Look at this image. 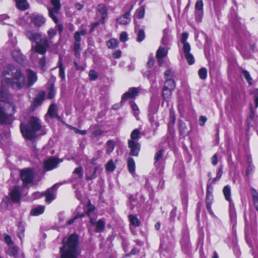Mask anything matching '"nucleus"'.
Wrapping results in <instances>:
<instances>
[{
	"label": "nucleus",
	"instance_id": "obj_1",
	"mask_svg": "<svg viewBox=\"0 0 258 258\" xmlns=\"http://www.w3.org/2000/svg\"><path fill=\"white\" fill-rule=\"evenodd\" d=\"M27 80L21 70L14 66L9 65L4 69L0 89V123L10 124L13 120V114L16 111V105L11 101L13 96L9 94L6 86L15 89L28 88L37 80L36 74L31 70L26 72Z\"/></svg>",
	"mask_w": 258,
	"mask_h": 258
},
{
	"label": "nucleus",
	"instance_id": "obj_2",
	"mask_svg": "<svg viewBox=\"0 0 258 258\" xmlns=\"http://www.w3.org/2000/svg\"><path fill=\"white\" fill-rule=\"evenodd\" d=\"M26 38L35 45H32L31 50L32 52L38 53L42 55L45 54L47 49L49 47V41L45 35L38 31L29 29L25 32Z\"/></svg>",
	"mask_w": 258,
	"mask_h": 258
},
{
	"label": "nucleus",
	"instance_id": "obj_3",
	"mask_svg": "<svg viewBox=\"0 0 258 258\" xmlns=\"http://www.w3.org/2000/svg\"><path fill=\"white\" fill-rule=\"evenodd\" d=\"M20 130L23 136L27 140H32L36 137V133L41 131L42 134H46V131L41 125L40 120L37 117L32 116L27 124L21 123Z\"/></svg>",
	"mask_w": 258,
	"mask_h": 258
},
{
	"label": "nucleus",
	"instance_id": "obj_4",
	"mask_svg": "<svg viewBox=\"0 0 258 258\" xmlns=\"http://www.w3.org/2000/svg\"><path fill=\"white\" fill-rule=\"evenodd\" d=\"M61 258H77L80 251L78 250V237L73 234L68 238L67 242L63 239V246L60 248Z\"/></svg>",
	"mask_w": 258,
	"mask_h": 258
},
{
	"label": "nucleus",
	"instance_id": "obj_5",
	"mask_svg": "<svg viewBox=\"0 0 258 258\" xmlns=\"http://www.w3.org/2000/svg\"><path fill=\"white\" fill-rule=\"evenodd\" d=\"M51 3L53 7L48 8L49 16L55 23H57L58 19L55 15L58 13L61 8L60 0H51Z\"/></svg>",
	"mask_w": 258,
	"mask_h": 258
},
{
	"label": "nucleus",
	"instance_id": "obj_6",
	"mask_svg": "<svg viewBox=\"0 0 258 258\" xmlns=\"http://www.w3.org/2000/svg\"><path fill=\"white\" fill-rule=\"evenodd\" d=\"M20 176L23 181V187H26L28 184L32 182L34 178V172L32 169L27 168L21 171Z\"/></svg>",
	"mask_w": 258,
	"mask_h": 258
},
{
	"label": "nucleus",
	"instance_id": "obj_7",
	"mask_svg": "<svg viewBox=\"0 0 258 258\" xmlns=\"http://www.w3.org/2000/svg\"><path fill=\"white\" fill-rule=\"evenodd\" d=\"M30 20L31 22L37 27H41L45 23V18L38 14H32L30 16Z\"/></svg>",
	"mask_w": 258,
	"mask_h": 258
},
{
	"label": "nucleus",
	"instance_id": "obj_8",
	"mask_svg": "<svg viewBox=\"0 0 258 258\" xmlns=\"http://www.w3.org/2000/svg\"><path fill=\"white\" fill-rule=\"evenodd\" d=\"M11 200L15 203H19L21 198V192L18 186H15L9 192Z\"/></svg>",
	"mask_w": 258,
	"mask_h": 258
},
{
	"label": "nucleus",
	"instance_id": "obj_9",
	"mask_svg": "<svg viewBox=\"0 0 258 258\" xmlns=\"http://www.w3.org/2000/svg\"><path fill=\"white\" fill-rule=\"evenodd\" d=\"M195 16L197 21L200 22L203 15V2L202 0H198L195 5Z\"/></svg>",
	"mask_w": 258,
	"mask_h": 258
},
{
	"label": "nucleus",
	"instance_id": "obj_10",
	"mask_svg": "<svg viewBox=\"0 0 258 258\" xmlns=\"http://www.w3.org/2000/svg\"><path fill=\"white\" fill-rule=\"evenodd\" d=\"M59 183H56L54 184L51 188L47 190L45 194L46 196L45 201L47 203H50L55 199V191L59 187Z\"/></svg>",
	"mask_w": 258,
	"mask_h": 258
},
{
	"label": "nucleus",
	"instance_id": "obj_11",
	"mask_svg": "<svg viewBox=\"0 0 258 258\" xmlns=\"http://www.w3.org/2000/svg\"><path fill=\"white\" fill-rule=\"evenodd\" d=\"M60 162L56 158L49 159L44 162V167L47 170H52L56 168Z\"/></svg>",
	"mask_w": 258,
	"mask_h": 258
},
{
	"label": "nucleus",
	"instance_id": "obj_12",
	"mask_svg": "<svg viewBox=\"0 0 258 258\" xmlns=\"http://www.w3.org/2000/svg\"><path fill=\"white\" fill-rule=\"evenodd\" d=\"M139 93L138 89L137 88H131L128 91L124 93L122 96L121 102L126 100L128 98H133L138 95Z\"/></svg>",
	"mask_w": 258,
	"mask_h": 258
},
{
	"label": "nucleus",
	"instance_id": "obj_13",
	"mask_svg": "<svg viewBox=\"0 0 258 258\" xmlns=\"http://www.w3.org/2000/svg\"><path fill=\"white\" fill-rule=\"evenodd\" d=\"M90 223L92 226H95V231L96 232L101 233L103 231L105 225V222L103 219H100L96 222L93 219L91 218Z\"/></svg>",
	"mask_w": 258,
	"mask_h": 258
},
{
	"label": "nucleus",
	"instance_id": "obj_14",
	"mask_svg": "<svg viewBox=\"0 0 258 258\" xmlns=\"http://www.w3.org/2000/svg\"><path fill=\"white\" fill-rule=\"evenodd\" d=\"M12 57L19 63H23L25 60V57L21 53L20 50L15 49L12 52Z\"/></svg>",
	"mask_w": 258,
	"mask_h": 258
},
{
	"label": "nucleus",
	"instance_id": "obj_15",
	"mask_svg": "<svg viewBox=\"0 0 258 258\" xmlns=\"http://www.w3.org/2000/svg\"><path fill=\"white\" fill-rule=\"evenodd\" d=\"M133 8L132 7L130 10L124 13L123 15L121 16L119 18H117L116 21L121 25H127L131 21L130 12Z\"/></svg>",
	"mask_w": 258,
	"mask_h": 258
},
{
	"label": "nucleus",
	"instance_id": "obj_16",
	"mask_svg": "<svg viewBox=\"0 0 258 258\" xmlns=\"http://www.w3.org/2000/svg\"><path fill=\"white\" fill-rule=\"evenodd\" d=\"M97 10L102 15L100 22L101 23L103 24L105 22V19L108 14L107 8L104 4H101L98 5Z\"/></svg>",
	"mask_w": 258,
	"mask_h": 258
},
{
	"label": "nucleus",
	"instance_id": "obj_17",
	"mask_svg": "<svg viewBox=\"0 0 258 258\" xmlns=\"http://www.w3.org/2000/svg\"><path fill=\"white\" fill-rule=\"evenodd\" d=\"M6 253L15 258H17L18 256L19 247L16 245L9 246L6 250Z\"/></svg>",
	"mask_w": 258,
	"mask_h": 258
},
{
	"label": "nucleus",
	"instance_id": "obj_18",
	"mask_svg": "<svg viewBox=\"0 0 258 258\" xmlns=\"http://www.w3.org/2000/svg\"><path fill=\"white\" fill-rule=\"evenodd\" d=\"M178 130L180 135L183 137L187 136L190 131V129H189L185 123L181 120L179 121Z\"/></svg>",
	"mask_w": 258,
	"mask_h": 258
},
{
	"label": "nucleus",
	"instance_id": "obj_19",
	"mask_svg": "<svg viewBox=\"0 0 258 258\" xmlns=\"http://www.w3.org/2000/svg\"><path fill=\"white\" fill-rule=\"evenodd\" d=\"M140 136V132L138 129H135L131 133V140H129L128 145H138L136 143V140L138 139Z\"/></svg>",
	"mask_w": 258,
	"mask_h": 258
},
{
	"label": "nucleus",
	"instance_id": "obj_20",
	"mask_svg": "<svg viewBox=\"0 0 258 258\" xmlns=\"http://www.w3.org/2000/svg\"><path fill=\"white\" fill-rule=\"evenodd\" d=\"M157 112V108L154 105L153 102H151L149 106V119L151 123H153L156 122L155 117L154 114Z\"/></svg>",
	"mask_w": 258,
	"mask_h": 258
},
{
	"label": "nucleus",
	"instance_id": "obj_21",
	"mask_svg": "<svg viewBox=\"0 0 258 258\" xmlns=\"http://www.w3.org/2000/svg\"><path fill=\"white\" fill-rule=\"evenodd\" d=\"M47 114H48L51 118L55 117L59 120L60 117L57 115V108L55 104H51L49 107Z\"/></svg>",
	"mask_w": 258,
	"mask_h": 258
},
{
	"label": "nucleus",
	"instance_id": "obj_22",
	"mask_svg": "<svg viewBox=\"0 0 258 258\" xmlns=\"http://www.w3.org/2000/svg\"><path fill=\"white\" fill-rule=\"evenodd\" d=\"M17 8L22 11L29 8V4L26 0H15Z\"/></svg>",
	"mask_w": 258,
	"mask_h": 258
},
{
	"label": "nucleus",
	"instance_id": "obj_23",
	"mask_svg": "<svg viewBox=\"0 0 258 258\" xmlns=\"http://www.w3.org/2000/svg\"><path fill=\"white\" fill-rule=\"evenodd\" d=\"M45 96V93L44 91L40 92L38 95L34 99L33 101V105L37 107L40 105L44 99Z\"/></svg>",
	"mask_w": 258,
	"mask_h": 258
},
{
	"label": "nucleus",
	"instance_id": "obj_24",
	"mask_svg": "<svg viewBox=\"0 0 258 258\" xmlns=\"http://www.w3.org/2000/svg\"><path fill=\"white\" fill-rule=\"evenodd\" d=\"M167 54V49L165 48L160 46L156 52V57L158 59V61L160 62V58H163L166 56Z\"/></svg>",
	"mask_w": 258,
	"mask_h": 258
},
{
	"label": "nucleus",
	"instance_id": "obj_25",
	"mask_svg": "<svg viewBox=\"0 0 258 258\" xmlns=\"http://www.w3.org/2000/svg\"><path fill=\"white\" fill-rule=\"evenodd\" d=\"M45 210L44 206H38L33 208L31 211V215L33 216H38L43 213Z\"/></svg>",
	"mask_w": 258,
	"mask_h": 258
},
{
	"label": "nucleus",
	"instance_id": "obj_26",
	"mask_svg": "<svg viewBox=\"0 0 258 258\" xmlns=\"http://www.w3.org/2000/svg\"><path fill=\"white\" fill-rule=\"evenodd\" d=\"M169 31L168 29H164L163 31V36L162 39V43L164 45H167L170 41Z\"/></svg>",
	"mask_w": 258,
	"mask_h": 258
},
{
	"label": "nucleus",
	"instance_id": "obj_27",
	"mask_svg": "<svg viewBox=\"0 0 258 258\" xmlns=\"http://www.w3.org/2000/svg\"><path fill=\"white\" fill-rule=\"evenodd\" d=\"M25 232V226L21 223H20L18 226V236L21 240V243H22V240L24 237Z\"/></svg>",
	"mask_w": 258,
	"mask_h": 258
},
{
	"label": "nucleus",
	"instance_id": "obj_28",
	"mask_svg": "<svg viewBox=\"0 0 258 258\" xmlns=\"http://www.w3.org/2000/svg\"><path fill=\"white\" fill-rule=\"evenodd\" d=\"M58 68L59 69V77L62 80H64L65 79L64 69L63 67V63H62V57L60 56H59V58Z\"/></svg>",
	"mask_w": 258,
	"mask_h": 258
},
{
	"label": "nucleus",
	"instance_id": "obj_29",
	"mask_svg": "<svg viewBox=\"0 0 258 258\" xmlns=\"http://www.w3.org/2000/svg\"><path fill=\"white\" fill-rule=\"evenodd\" d=\"M127 168L129 172L133 174L135 171V162L132 158H129L127 160Z\"/></svg>",
	"mask_w": 258,
	"mask_h": 258
},
{
	"label": "nucleus",
	"instance_id": "obj_30",
	"mask_svg": "<svg viewBox=\"0 0 258 258\" xmlns=\"http://www.w3.org/2000/svg\"><path fill=\"white\" fill-rule=\"evenodd\" d=\"M56 89L54 88L53 84H50L48 88L47 98L48 99H52L55 95Z\"/></svg>",
	"mask_w": 258,
	"mask_h": 258
},
{
	"label": "nucleus",
	"instance_id": "obj_31",
	"mask_svg": "<svg viewBox=\"0 0 258 258\" xmlns=\"http://www.w3.org/2000/svg\"><path fill=\"white\" fill-rule=\"evenodd\" d=\"M223 192L225 196V199L228 201L231 202V189L229 185H226L224 187Z\"/></svg>",
	"mask_w": 258,
	"mask_h": 258
},
{
	"label": "nucleus",
	"instance_id": "obj_32",
	"mask_svg": "<svg viewBox=\"0 0 258 258\" xmlns=\"http://www.w3.org/2000/svg\"><path fill=\"white\" fill-rule=\"evenodd\" d=\"M175 87V83L173 80L168 79L166 80L164 88L173 90Z\"/></svg>",
	"mask_w": 258,
	"mask_h": 258
},
{
	"label": "nucleus",
	"instance_id": "obj_33",
	"mask_svg": "<svg viewBox=\"0 0 258 258\" xmlns=\"http://www.w3.org/2000/svg\"><path fill=\"white\" fill-rule=\"evenodd\" d=\"M56 34V29H53V28H50L47 31V35L48 37H46L47 39H48V41H49V46L50 44L52 43L51 39L52 38L55 36Z\"/></svg>",
	"mask_w": 258,
	"mask_h": 258
},
{
	"label": "nucleus",
	"instance_id": "obj_34",
	"mask_svg": "<svg viewBox=\"0 0 258 258\" xmlns=\"http://www.w3.org/2000/svg\"><path fill=\"white\" fill-rule=\"evenodd\" d=\"M212 192H213L212 186L210 184L207 185L206 201H212V200L213 199Z\"/></svg>",
	"mask_w": 258,
	"mask_h": 258
},
{
	"label": "nucleus",
	"instance_id": "obj_35",
	"mask_svg": "<svg viewBox=\"0 0 258 258\" xmlns=\"http://www.w3.org/2000/svg\"><path fill=\"white\" fill-rule=\"evenodd\" d=\"M129 220L130 223L135 227H138L140 224V221L137 216L130 215L129 216Z\"/></svg>",
	"mask_w": 258,
	"mask_h": 258
},
{
	"label": "nucleus",
	"instance_id": "obj_36",
	"mask_svg": "<svg viewBox=\"0 0 258 258\" xmlns=\"http://www.w3.org/2000/svg\"><path fill=\"white\" fill-rule=\"evenodd\" d=\"M164 151L163 149L159 150L155 154V164L157 165V163L160 162L162 159Z\"/></svg>",
	"mask_w": 258,
	"mask_h": 258
},
{
	"label": "nucleus",
	"instance_id": "obj_37",
	"mask_svg": "<svg viewBox=\"0 0 258 258\" xmlns=\"http://www.w3.org/2000/svg\"><path fill=\"white\" fill-rule=\"evenodd\" d=\"M130 105L134 111V116L136 117L137 119H138L139 109L138 106L135 103V102L133 101L130 102Z\"/></svg>",
	"mask_w": 258,
	"mask_h": 258
},
{
	"label": "nucleus",
	"instance_id": "obj_38",
	"mask_svg": "<svg viewBox=\"0 0 258 258\" xmlns=\"http://www.w3.org/2000/svg\"><path fill=\"white\" fill-rule=\"evenodd\" d=\"M242 75L244 77V78L247 80V83L249 85H252V79L250 77V75L248 71L245 70H242Z\"/></svg>",
	"mask_w": 258,
	"mask_h": 258
},
{
	"label": "nucleus",
	"instance_id": "obj_39",
	"mask_svg": "<svg viewBox=\"0 0 258 258\" xmlns=\"http://www.w3.org/2000/svg\"><path fill=\"white\" fill-rule=\"evenodd\" d=\"M118 41L117 39L112 38L107 42V45L109 48H114L118 45Z\"/></svg>",
	"mask_w": 258,
	"mask_h": 258
},
{
	"label": "nucleus",
	"instance_id": "obj_40",
	"mask_svg": "<svg viewBox=\"0 0 258 258\" xmlns=\"http://www.w3.org/2000/svg\"><path fill=\"white\" fill-rule=\"evenodd\" d=\"M115 168V165L112 160H110L106 165L105 168L107 171L112 172Z\"/></svg>",
	"mask_w": 258,
	"mask_h": 258
},
{
	"label": "nucleus",
	"instance_id": "obj_41",
	"mask_svg": "<svg viewBox=\"0 0 258 258\" xmlns=\"http://www.w3.org/2000/svg\"><path fill=\"white\" fill-rule=\"evenodd\" d=\"M252 199L255 209L258 211V193L255 190H253L252 193Z\"/></svg>",
	"mask_w": 258,
	"mask_h": 258
},
{
	"label": "nucleus",
	"instance_id": "obj_42",
	"mask_svg": "<svg viewBox=\"0 0 258 258\" xmlns=\"http://www.w3.org/2000/svg\"><path fill=\"white\" fill-rule=\"evenodd\" d=\"M198 74H199V76L200 79H201L202 80L206 79L207 78V69L205 68H202L200 69L199 70Z\"/></svg>",
	"mask_w": 258,
	"mask_h": 258
},
{
	"label": "nucleus",
	"instance_id": "obj_43",
	"mask_svg": "<svg viewBox=\"0 0 258 258\" xmlns=\"http://www.w3.org/2000/svg\"><path fill=\"white\" fill-rule=\"evenodd\" d=\"M172 90L167 88H163V97L165 99H168L170 98L172 94Z\"/></svg>",
	"mask_w": 258,
	"mask_h": 258
},
{
	"label": "nucleus",
	"instance_id": "obj_44",
	"mask_svg": "<svg viewBox=\"0 0 258 258\" xmlns=\"http://www.w3.org/2000/svg\"><path fill=\"white\" fill-rule=\"evenodd\" d=\"M145 37V32L143 30L140 29L137 34V41L138 42H142Z\"/></svg>",
	"mask_w": 258,
	"mask_h": 258
},
{
	"label": "nucleus",
	"instance_id": "obj_45",
	"mask_svg": "<svg viewBox=\"0 0 258 258\" xmlns=\"http://www.w3.org/2000/svg\"><path fill=\"white\" fill-rule=\"evenodd\" d=\"M73 173L75 174H77L78 178H82L83 175V168L82 167H81V166L76 168L74 170V171L73 172Z\"/></svg>",
	"mask_w": 258,
	"mask_h": 258
},
{
	"label": "nucleus",
	"instance_id": "obj_46",
	"mask_svg": "<svg viewBox=\"0 0 258 258\" xmlns=\"http://www.w3.org/2000/svg\"><path fill=\"white\" fill-rule=\"evenodd\" d=\"M131 147V152L130 153V155L132 156H138L139 151L140 150L139 146H130Z\"/></svg>",
	"mask_w": 258,
	"mask_h": 258
},
{
	"label": "nucleus",
	"instance_id": "obj_47",
	"mask_svg": "<svg viewBox=\"0 0 258 258\" xmlns=\"http://www.w3.org/2000/svg\"><path fill=\"white\" fill-rule=\"evenodd\" d=\"M184 55L189 64H192L195 62L194 57L190 52L185 54Z\"/></svg>",
	"mask_w": 258,
	"mask_h": 258
},
{
	"label": "nucleus",
	"instance_id": "obj_48",
	"mask_svg": "<svg viewBox=\"0 0 258 258\" xmlns=\"http://www.w3.org/2000/svg\"><path fill=\"white\" fill-rule=\"evenodd\" d=\"M74 49L75 51V55L77 57L80 56V44L74 43Z\"/></svg>",
	"mask_w": 258,
	"mask_h": 258
},
{
	"label": "nucleus",
	"instance_id": "obj_49",
	"mask_svg": "<svg viewBox=\"0 0 258 258\" xmlns=\"http://www.w3.org/2000/svg\"><path fill=\"white\" fill-rule=\"evenodd\" d=\"M4 238L5 242L9 246L13 244V241L12 240L11 236L7 234H4Z\"/></svg>",
	"mask_w": 258,
	"mask_h": 258
},
{
	"label": "nucleus",
	"instance_id": "obj_50",
	"mask_svg": "<svg viewBox=\"0 0 258 258\" xmlns=\"http://www.w3.org/2000/svg\"><path fill=\"white\" fill-rule=\"evenodd\" d=\"M145 15V8L144 6L141 7L137 10V17L141 19L144 17Z\"/></svg>",
	"mask_w": 258,
	"mask_h": 258
},
{
	"label": "nucleus",
	"instance_id": "obj_51",
	"mask_svg": "<svg viewBox=\"0 0 258 258\" xmlns=\"http://www.w3.org/2000/svg\"><path fill=\"white\" fill-rule=\"evenodd\" d=\"M190 49V45L188 43H183L182 50L184 54L187 53H189Z\"/></svg>",
	"mask_w": 258,
	"mask_h": 258
},
{
	"label": "nucleus",
	"instance_id": "obj_52",
	"mask_svg": "<svg viewBox=\"0 0 258 258\" xmlns=\"http://www.w3.org/2000/svg\"><path fill=\"white\" fill-rule=\"evenodd\" d=\"M89 76L90 77V79L92 81H94L98 78L97 73L94 70H91L90 71Z\"/></svg>",
	"mask_w": 258,
	"mask_h": 258
},
{
	"label": "nucleus",
	"instance_id": "obj_53",
	"mask_svg": "<svg viewBox=\"0 0 258 258\" xmlns=\"http://www.w3.org/2000/svg\"><path fill=\"white\" fill-rule=\"evenodd\" d=\"M9 19V17L7 15H2L0 16V22L4 24H7Z\"/></svg>",
	"mask_w": 258,
	"mask_h": 258
},
{
	"label": "nucleus",
	"instance_id": "obj_54",
	"mask_svg": "<svg viewBox=\"0 0 258 258\" xmlns=\"http://www.w3.org/2000/svg\"><path fill=\"white\" fill-rule=\"evenodd\" d=\"M222 173H223V168H222V166H221L219 167V168L218 169V171L217 173L216 177L214 179H213V181L215 182V181H216L219 180V179L221 178V177L222 175Z\"/></svg>",
	"mask_w": 258,
	"mask_h": 258
},
{
	"label": "nucleus",
	"instance_id": "obj_55",
	"mask_svg": "<svg viewBox=\"0 0 258 258\" xmlns=\"http://www.w3.org/2000/svg\"><path fill=\"white\" fill-rule=\"evenodd\" d=\"M253 94L254 95V100L255 107H258V89H255L253 91Z\"/></svg>",
	"mask_w": 258,
	"mask_h": 258
},
{
	"label": "nucleus",
	"instance_id": "obj_56",
	"mask_svg": "<svg viewBox=\"0 0 258 258\" xmlns=\"http://www.w3.org/2000/svg\"><path fill=\"white\" fill-rule=\"evenodd\" d=\"M45 57L44 56H42V57L40 58L39 60V67L41 68L42 70H43L44 69V67H45Z\"/></svg>",
	"mask_w": 258,
	"mask_h": 258
},
{
	"label": "nucleus",
	"instance_id": "obj_57",
	"mask_svg": "<svg viewBox=\"0 0 258 258\" xmlns=\"http://www.w3.org/2000/svg\"><path fill=\"white\" fill-rule=\"evenodd\" d=\"M81 35L79 31H77L74 34V38L75 40V42L74 43L80 44L81 41Z\"/></svg>",
	"mask_w": 258,
	"mask_h": 258
},
{
	"label": "nucleus",
	"instance_id": "obj_58",
	"mask_svg": "<svg viewBox=\"0 0 258 258\" xmlns=\"http://www.w3.org/2000/svg\"><path fill=\"white\" fill-rule=\"evenodd\" d=\"M188 38V33L185 32V33H182L181 34V37H180V41L183 44V43H188L187 42H186V40Z\"/></svg>",
	"mask_w": 258,
	"mask_h": 258
},
{
	"label": "nucleus",
	"instance_id": "obj_59",
	"mask_svg": "<svg viewBox=\"0 0 258 258\" xmlns=\"http://www.w3.org/2000/svg\"><path fill=\"white\" fill-rule=\"evenodd\" d=\"M127 40V34L125 32H122L120 34V40L124 42Z\"/></svg>",
	"mask_w": 258,
	"mask_h": 258
},
{
	"label": "nucleus",
	"instance_id": "obj_60",
	"mask_svg": "<svg viewBox=\"0 0 258 258\" xmlns=\"http://www.w3.org/2000/svg\"><path fill=\"white\" fill-rule=\"evenodd\" d=\"M254 167L252 164L248 165L246 171V175L247 176H249V175L253 172V171L254 170Z\"/></svg>",
	"mask_w": 258,
	"mask_h": 258
},
{
	"label": "nucleus",
	"instance_id": "obj_61",
	"mask_svg": "<svg viewBox=\"0 0 258 258\" xmlns=\"http://www.w3.org/2000/svg\"><path fill=\"white\" fill-rule=\"evenodd\" d=\"M103 134V131H101L100 129H97L95 131H94L92 134V136L93 137H98L100 136H101Z\"/></svg>",
	"mask_w": 258,
	"mask_h": 258
},
{
	"label": "nucleus",
	"instance_id": "obj_62",
	"mask_svg": "<svg viewBox=\"0 0 258 258\" xmlns=\"http://www.w3.org/2000/svg\"><path fill=\"white\" fill-rule=\"evenodd\" d=\"M9 202V199L8 197L5 198L3 200V201L1 203L2 206L4 207L5 208H8V205H9V204H8Z\"/></svg>",
	"mask_w": 258,
	"mask_h": 258
},
{
	"label": "nucleus",
	"instance_id": "obj_63",
	"mask_svg": "<svg viewBox=\"0 0 258 258\" xmlns=\"http://www.w3.org/2000/svg\"><path fill=\"white\" fill-rule=\"evenodd\" d=\"M207 118L205 116H201L200 117L199 123L201 126H203L207 121Z\"/></svg>",
	"mask_w": 258,
	"mask_h": 258
},
{
	"label": "nucleus",
	"instance_id": "obj_64",
	"mask_svg": "<svg viewBox=\"0 0 258 258\" xmlns=\"http://www.w3.org/2000/svg\"><path fill=\"white\" fill-rule=\"evenodd\" d=\"M218 163V157L217 154H215L212 158V163L213 165H216Z\"/></svg>",
	"mask_w": 258,
	"mask_h": 258
}]
</instances>
